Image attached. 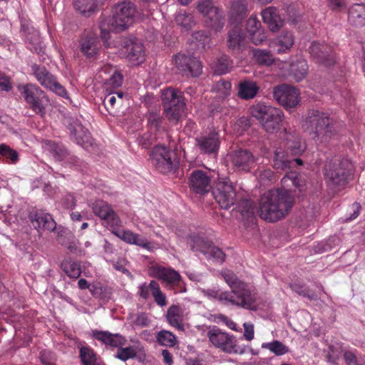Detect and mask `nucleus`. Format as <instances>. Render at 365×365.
<instances>
[{"instance_id":"f257e3e1","label":"nucleus","mask_w":365,"mask_h":365,"mask_svg":"<svg viewBox=\"0 0 365 365\" xmlns=\"http://www.w3.org/2000/svg\"><path fill=\"white\" fill-rule=\"evenodd\" d=\"M221 275L230 287L231 292H219L218 290L208 289L204 290L206 296L217 299L225 305L230 304L252 311L257 310L256 294L252 292L246 283L239 279L236 274L229 269L222 270Z\"/></svg>"},{"instance_id":"f03ea898","label":"nucleus","mask_w":365,"mask_h":365,"mask_svg":"<svg viewBox=\"0 0 365 365\" xmlns=\"http://www.w3.org/2000/svg\"><path fill=\"white\" fill-rule=\"evenodd\" d=\"M294 198L284 189H273L264 192L259 200V216L274 222L284 217L293 207Z\"/></svg>"},{"instance_id":"7ed1b4c3","label":"nucleus","mask_w":365,"mask_h":365,"mask_svg":"<svg viewBox=\"0 0 365 365\" xmlns=\"http://www.w3.org/2000/svg\"><path fill=\"white\" fill-rule=\"evenodd\" d=\"M303 127L313 138L321 143H328L337 134L333 119L315 109L308 111Z\"/></svg>"},{"instance_id":"20e7f679","label":"nucleus","mask_w":365,"mask_h":365,"mask_svg":"<svg viewBox=\"0 0 365 365\" xmlns=\"http://www.w3.org/2000/svg\"><path fill=\"white\" fill-rule=\"evenodd\" d=\"M252 115L257 119L264 130L269 133L280 129L284 113L279 108L264 103H257L251 108Z\"/></svg>"},{"instance_id":"39448f33","label":"nucleus","mask_w":365,"mask_h":365,"mask_svg":"<svg viewBox=\"0 0 365 365\" xmlns=\"http://www.w3.org/2000/svg\"><path fill=\"white\" fill-rule=\"evenodd\" d=\"M164 114L169 121L178 123L185 111V103L180 91L169 88L162 93Z\"/></svg>"},{"instance_id":"423d86ee","label":"nucleus","mask_w":365,"mask_h":365,"mask_svg":"<svg viewBox=\"0 0 365 365\" xmlns=\"http://www.w3.org/2000/svg\"><path fill=\"white\" fill-rule=\"evenodd\" d=\"M352 173L353 165L347 159L330 161L325 165V178L329 184L333 185H346Z\"/></svg>"},{"instance_id":"0eeeda50","label":"nucleus","mask_w":365,"mask_h":365,"mask_svg":"<svg viewBox=\"0 0 365 365\" xmlns=\"http://www.w3.org/2000/svg\"><path fill=\"white\" fill-rule=\"evenodd\" d=\"M135 5L128 1L117 4L113 9V16L110 21L111 29L115 32H120L130 26L135 16Z\"/></svg>"},{"instance_id":"6e6552de","label":"nucleus","mask_w":365,"mask_h":365,"mask_svg":"<svg viewBox=\"0 0 365 365\" xmlns=\"http://www.w3.org/2000/svg\"><path fill=\"white\" fill-rule=\"evenodd\" d=\"M19 91L29 108L37 115L43 117L46 115V108L49 103L45 93L35 84L22 86L19 87Z\"/></svg>"},{"instance_id":"1a4fd4ad","label":"nucleus","mask_w":365,"mask_h":365,"mask_svg":"<svg viewBox=\"0 0 365 365\" xmlns=\"http://www.w3.org/2000/svg\"><path fill=\"white\" fill-rule=\"evenodd\" d=\"M187 244L193 252H200L207 259L221 263L225 261V254L222 250L201 235H190L187 239Z\"/></svg>"},{"instance_id":"9d476101","label":"nucleus","mask_w":365,"mask_h":365,"mask_svg":"<svg viewBox=\"0 0 365 365\" xmlns=\"http://www.w3.org/2000/svg\"><path fill=\"white\" fill-rule=\"evenodd\" d=\"M210 341L217 348L228 354H242L245 348L239 346L237 339L233 335L222 331L218 328H213L207 334Z\"/></svg>"},{"instance_id":"9b49d317","label":"nucleus","mask_w":365,"mask_h":365,"mask_svg":"<svg viewBox=\"0 0 365 365\" xmlns=\"http://www.w3.org/2000/svg\"><path fill=\"white\" fill-rule=\"evenodd\" d=\"M174 155L175 154L166 147L157 145L150 152V160L160 173H168L177 166V163L173 160Z\"/></svg>"},{"instance_id":"f8f14e48","label":"nucleus","mask_w":365,"mask_h":365,"mask_svg":"<svg viewBox=\"0 0 365 365\" xmlns=\"http://www.w3.org/2000/svg\"><path fill=\"white\" fill-rule=\"evenodd\" d=\"M31 68L33 74L42 86L61 97H67V92L64 87L57 81L56 78L44 66L33 63Z\"/></svg>"},{"instance_id":"ddd939ff","label":"nucleus","mask_w":365,"mask_h":365,"mask_svg":"<svg viewBox=\"0 0 365 365\" xmlns=\"http://www.w3.org/2000/svg\"><path fill=\"white\" fill-rule=\"evenodd\" d=\"M215 201L222 209H229L236 200V190L230 180L219 181L212 190Z\"/></svg>"},{"instance_id":"4468645a","label":"nucleus","mask_w":365,"mask_h":365,"mask_svg":"<svg viewBox=\"0 0 365 365\" xmlns=\"http://www.w3.org/2000/svg\"><path fill=\"white\" fill-rule=\"evenodd\" d=\"M120 54L132 65H139L145 60L144 46L136 38H125L122 40Z\"/></svg>"},{"instance_id":"2eb2a0df","label":"nucleus","mask_w":365,"mask_h":365,"mask_svg":"<svg viewBox=\"0 0 365 365\" xmlns=\"http://www.w3.org/2000/svg\"><path fill=\"white\" fill-rule=\"evenodd\" d=\"M273 97L285 108H294L299 103V92L292 86L280 84L274 87Z\"/></svg>"},{"instance_id":"dca6fc26","label":"nucleus","mask_w":365,"mask_h":365,"mask_svg":"<svg viewBox=\"0 0 365 365\" xmlns=\"http://www.w3.org/2000/svg\"><path fill=\"white\" fill-rule=\"evenodd\" d=\"M64 124L71 132V136L73 138L79 132L82 133V135L76 137V143L83 147L88 148L91 146L93 139L91 136L88 130L85 128L80 120L75 116L68 115L64 117Z\"/></svg>"},{"instance_id":"f3484780","label":"nucleus","mask_w":365,"mask_h":365,"mask_svg":"<svg viewBox=\"0 0 365 365\" xmlns=\"http://www.w3.org/2000/svg\"><path fill=\"white\" fill-rule=\"evenodd\" d=\"M309 51L312 60L319 65L329 67L335 63L333 49L328 44L314 41L311 43Z\"/></svg>"},{"instance_id":"a211bd4d","label":"nucleus","mask_w":365,"mask_h":365,"mask_svg":"<svg viewBox=\"0 0 365 365\" xmlns=\"http://www.w3.org/2000/svg\"><path fill=\"white\" fill-rule=\"evenodd\" d=\"M174 58L176 68L182 74L198 77L202 73V66L197 58L178 53Z\"/></svg>"},{"instance_id":"6ab92c4d","label":"nucleus","mask_w":365,"mask_h":365,"mask_svg":"<svg viewBox=\"0 0 365 365\" xmlns=\"http://www.w3.org/2000/svg\"><path fill=\"white\" fill-rule=\"evenodd\" d=\"M93 211L96 215L104 220L108 226L115 229L121 225L120 217L106 202L102 200L95 202Z\"/></svg>"},{"instance_id":"aec40b11","label":"nucleus","mask_w":365,"mask_h":365,"mask_svg":"<svg viewBox=\"0 0 365 365\" xmlns=\"http://www.w3.org/2000/svg\"><path fill=\"white\" fill-rule=\"evenodd\" d=\"M149 274L170 286H180L182 282V277L178 272L172 268L160 265L150 267Z\"/></svg>"},{"instance_id":"412c9836","label":"nucleus","mask_w":365,"mask_h":365,"mask_svg":"<svg viewBox=\"0 0 365 365\" xmlns=\"http://www.w3.org/2000/svg\"><path fill=\"white\" fill-rule=\"evenodd\" d=\"M29 219L33 227L38 230L53 232L56 228V223L49 213L41 210H33L29 214Z\"/></svg>"},{"instance_id":"4be33fe9","label":"nucleus","mask_w":365,"mask_h":365,"mask_svg":"<svg viewBox=\"0 0 365 365\" xmlns=\"http://www.w3.org/2000/svg\"><path fill=\"white\" fill-rule=\"evenodd\" d=\"M100 47L98 36L91 31L85 33L79 40L80 51L88 58H95L98 54Z\"/></svg>"},{"instance_id":"5701e85b","label":"nucleus","mask_w":365,"mask_h":365,"mask_svg":"<svg viewBox=\"0 0 365 365\" xmlns=\"http://www.w3.org/2000/svg\"><path fill=\"white\" fill-rule=\"evenodd\" d=\"M232 165L239 170L249 171L255 163V157L247 149H236L230 154Z\"/></svg>"},{"instance_id":"b1692460","label":"nucleus","mask_w":365,"mask_h":365,"mask_svg":"<svg viewBox=\"0 0 365 365\" xmlns=\"http://www.w3.org/2000/svg\"><path fill=\"white\" fill-rule=\"evenodd\" d=\"M249 12L247 0H230L227 7V16L231 23L240 24Z\"/></svg>"},{"instance_id":"393cba45","label":"nucleus","mask_w":365,"mask_h":365,"mask_svg":"<svg viewBox=\"0 0 365 365\" xmlns=\"http://www.w3.org/2000/svg\"><path fill=\"white\" fill-rule=\"evenodd\" d=\"M195 140L196 146L201 153L216 154L219 150L220 140L218 134L215 132L200 136Z\"/></svg>"},{"instance_id":"a878e982","label":"nucleus","mask_w":365,"mask_h":365,"mask_svg":"<svg viewBox=\"0 0 365 365\" xmlns=\"http://www.w3.org/2000/svg\"><path fill=\"white\" fill-rule=\"evenodd\" d=\"M210 183V177L202 170H194L190 176V186L195 193L203 195L207 192L211 187Z\"/></svg>"},{"instance_id":"bb28decb","label":"nucleus","mask_w":365,"mask_h":365,"mask_svg":"<svg viewBox=\"0 0 365 365\" xmlns=\"http://www.w3.org/2000/svg\"><path fill=\"white\" fill-rule=\"evenodd\" d=\"M245 45V36L239 26H235L228 31L227 34V46L232 53H241Z\"/></svg>"},{"instance_id":"cd10ccee","label":"nucleus","mask_w":365,"mask_h":365,"mask_svg":"<svg viewBox=\"0 0 365 365\" xmlns=\"http://www.w3.org/2000/svg\"><path fill=\"white\" fill-rule=\"evenodd\" d=\"M263 21L272 32L278 31L284 25L282 19L277 8L269 6L262 11Z\"/></svg>"},{"instance_id":"c85d7f7f","label":"nucleus","mask_w":365,"mask_h":365,"mask_svg":"<svg viewBox=\"0 0 365 365\" xmlns=\"http://www.w3.org/2000/svg\"><path fill=\"white\" fill-rule=\"evenodd\" d=\"M93 336L106 345L112 347H120L124 345L126 339L119 334H112L108 331H94Z\"/></svg>"},{"instance_id":"c756f323","label":"nucleus","mask_w":365,"mask_h":365,"mask_svg":"<svg viewBox=\"0 0 365 365\" xmlns=\"http://www.w3.org/2000/svg\"><path fill=\"white\" fill-rule=\"evenodd\" d=\"M113 233L126 243L135 245L147 250L150 247V243L146 239L140 237L139 235L130 230H113Z\"/></svg>"},{"instance_id":"7c9ffc66","label":"nucleus","mask_w":365,"mask_h":365,"mask_svg":"<svg viewBox=\"0 0 365 365\" xmlns=\"http://www.w3.org/2000/svg\"><path fill=\"white\" fill-rule=\"evenodd\" d=\"M205 17L207 26L215 32L220 31L225 24V14L220 7H218V11H212Z\"/></svg>"},{"instance_id":"2f4dec72","label":"nucleus","mask_w":365,"mask_h":365,"mask_svg":"<svg viewBox=\"0 0 365 365\" xmlns=\"http://www.w3.org/2000/svg\"><path fill=\"white\" fill-rule=\"evenodd\" d=\"M349 21L356 27L365 26V4H354L349 10Z\"/></svg>"},{"instance_id":"473e14b6","label":"nucleus","mask_w":365,"mask_h":365,"mask_svg":"<svg viewBox=\"0 0 365 365\" xmlns=\"http://www.w3.org/2000/svg\"><path fill=\"white\" fill-rule=\"evenodd\" d=\"M259 87L252 80H244L239 83L238 96L242 99L249 100L254 98L258 93Z\"/></svg>"},{"instance_id":"72a5a7b5","label":"nucleus","mask_w":365,"mask_h":365,"mask_svg":"<svg viewBox=\"0 0 365 365\" xmlns=\"http://www.w3.org/2000/svg\"><path fill=\"white\" fill-rule=\"evenodd\" d=\"M166 319L168 322L179 330L183 329V310L178 306L173 304L167 311Z\"/></svg>"},{"instance_id":"f704fd0d","label":"nucleus","mask_w":365,"mask_h":365,"mask_svg":"<svg viewBox=\"0 0 365 365\" xmlns=\"http://www.w3.org/2000/svg\"><path fill=\"white\" fill-rule=\"evenodd\" d=\"M51 153L54 158L58 161L67 160L76 165L80 163L79 158L70 155L66 148L62 145L53 143L51 146Z\"/></svg>"},{"instance_id":"c9c22d12","label":"nucleus","mask_w":365,"mask_h":365,"mask_svg":"<svg viewBox=\"0 0 365 365\" xmlns=\"http://www.w3.org/2000/svg\"><path fill=\"white\" fill-rule=\"evenodd\" d=\"M105 0H75L74 5L83 15L86 16L96 10L99 4H102Z\"/></svg>"},{"instance_id":"e433bc0d","label":"nucleus","mask_w":365,"mask_h":365,"mask_svg":"<svg viewBox=\"0 0 365 365\" xmlns=\"http://www.w3.org/2000/svg\"><path fill=\"white\" fill-rule=\"evenodd\" d=\"M293 161L282 151L275 150L273 157V167L277 170H286L292 167Z\"/></svg>"},{"instance_id":"4c0bfd02","label":"nucleus","mask_w":365,"mask_h":365,"mask_svg":"<svg viewBox=\"0 0 365 365\" xmlns=\"http://www.w3.org/2000/svg\"><path fill=\"white\" fill-rule=\"evenodd\" d=\"M278 48V53H284L294 44V36L290 31H283L277 38Z\"/></svg>"},{"instance_id":"58836bf2","label":"nucleus","mask_w":365,"mask_h":365,"mask_svg":"<svg viewBox=\"0 0 365 365\" xmlns=\"http://www.w3.org/2000/svg\"><path fill=\"white\" fill-rule=\"evenodd\" d=\"M252 53L255 61L259 65L268 66L274 61L272 54L269 51L255 48L252 50Z\"/></svg>"},{"instance_id":"ea45409f","label":"nucleus","mask_w":365,"mask_h":365,"mask_svg":"<svg viewBox=\"0 0 365 365\" xmlns=\"http://www.w3.org/2000/svg\"><path fill=\"white\" fill-rule=\"evenodd\" d=\"M289 287L292 291L300 296L308 298L309 300H317L320 297L314 292L310 290L305 284L295 282L290 284Z\"/></svg>"},{"instance_id":"a19ab883","label":"nucleus","mask_w":365,"mask_h":365,"mask_svg":"<svg viewBox=\"0 0 365 365\" xmlns=\"http://www.w3.org/2000/svg\"><path fill=\"white\" fill-rule=\"evenodd\" d=\"M308 71V65L304 61H298L291 65V73L296 81L299 82L304 79Z\"/></svg>"},{"instance_id":"79ce46f5","label":"nucleus","mask_w":365,"mask_h":365,"mask_svg":"<svg viewBox=\"0 0 365 365\" xmlns=\"http://www.w3.org/2000/svg\"><path fill=\"white\" fill-rule=\"evenodd\" d=\"M231 60L227 56H222L218 58L213 64L212 69L215 74L222 75L230 71Z\"/></svg>"},{"instance_id":"37998d69","label":"nucleus","mask_w":365,"mask_h":365,"mask_svg":"<svg viewBox=\"0 0 365 365\" xmlns=\"http://www.w3.org/2000/svg\"><path fill=\"white\" fill-rule=\"evenodd\" d=\"M61 269L71 278L77 279L81 274L80 264L75 262H63L61 263Z\"/></svg>"},{"instance_id":"c03bdc74","label":"nucleus","mask_w":365,"mask_h":365,"mask_svg":"<svg viewBox=\"0 0 365 365\" xmlns=\"http://www.w3.org/2000/svg\"><path fill=\"white\" fill-rule=\"evenodd\" d=\"M151 294L154 298L155 302L163 307L167 304L165 294L161 291L159 284L155 281H150Z\"/></svg>"},{"instance_id":"a18cd8bd","label":"nucleus","mask_w":365,"mask_h":365,"mask_svg":"<svg viewBox=\"0 0 365 365\" xmlns=\"http://www.w3.org/2000/svg\"><path fill=\"white\" fill-rule=\"evenodd\" d=\"M26 41L32 46V47L30 48L31 50H34L38 54L44 53L43 48L41 45L40 35L37 31L32 30L29 32L26 35Z\"/></svg>"},{"instance_id":"49530a36","label":"nucleus","mask_w":365,"mask_h":365,"mask_svg":"<svg viewBox=\"0 0 365 365\" xmlns=\"http://www.w3.org/2000/svg\"><path fill=\"white\" fill-rule=\"evenodd\" d=\"M175 19L178 25L186 30L190 29L195 24L193 16L190 14L182 11L175 15Z\"/></svg>"},{"instance_id":"de8ad7c7","label":"nucleus","mask_w":365,"mask_h":365,"mask_svg":"<svg viewBox=\"0 0 365 365\" xmlns=\"http://www.w3.org/2000/svg\"><path fill=\"white\" fill-rule=\"evenodd\" d=\"M262 347L269 350L275 355L282 356L289 351V348L279 341L274 340L269 343H264Z\"/></svg>"},{"instance_id":"09e8293b","label":"nucleus","mask_w":365,"mask_h":365,"mask_svg":"<svg viewBox=\"0 0 365 365\" xmlns=\"http://www.w3.org/2000/svg\"><path fill=\"white\" fill-rule=\"evenodd\" d=\"M80 358L83 365H96V354L88 346L80 348Z\"/></svg>"},{"instance_id":"8fccbe9b","label":"nucleus","mask_w":365,"mask_h":365,"mask_svg":"<svg viewBox=\"0 0 365 365\" xmlns=\"http://www.w3.org/2000/svg\"><path fill=\"white\" fill-rule=\"evenodd\" d=\"M231 83L225 80L217 81L212 91L217 94L220 98H224L230 93Z\"/></svg>"},{"instance_id":"3c124183","label":"nucleus","mask_w":365,"mask_h":365,"mask_svg":"<svg viewBox=\"0 0 365 365\" xmlns=\"http://www.w3.org/2000/svg\"><path fill=\"white\" fill-rule=\"evenodd\" d=\"M157 341L162 346L173 347L175 345L176 338L168 331H160L156 336Z\"/></svg>"},{"instance_id":"603ef678","label":"nucleus","mask_w":365,"mask_h":365,"mask_svg":"<svg viewBox=\"0 0 365 365\" xmlns=\"http://www.w3.org/2000/svg\"><path fill=\"white\" fill-rule=\"evenodd\" d=\"M237 209L242 216H246L249 218L254 215L255 205L252 200L243 199L237 204Z\"/></svg>"},{"instance_id":"864d4df0","label":"nucleus","mask_w":365,"mask_h":365,"mask_svg":"<svg viewBox=\"0 0 365 365\" xmlns=\"http://www.w3.org/2000/svg\"><path fill=\"white\" fill-rule=\"evenodd\" d=\"M0 155L7 160L8 163H16L19 160L18 153L6 144L0 145Z\"/></svg>"},{"instance_id":"5fc2aeb1","label":"nucleus","mask_w":365,"mask_h":365,"mask_svg":"<svg viewBox=\"0 0 365 365\" xmlns=\"http://www.w3.org/2000/svg\"><path fill=\"white\" fill-rule=\"evenodd\" d=\"M304 143L299 138H294L293 140H288L287 148L290 153L293 155H299L305 150Z\"/></svg>"},{"instance_id":"6e6d98bb","label":"nucleus","mask_w":365,"mask_h":365,"mask_svg":"<svg viewBox=\"0 0 365 365\" xmlns=\"http://www.w3.org/2000/svg\"><path fill=\"white\" fill-rule=\"evenodd\" d=\"M131 324L133 327H147L150 325V319L148 315L145 312H140L137 314L130 316Z\"/></svg>"},{"instance_id":"4d7b16f0","label":"nucleus","mask_w":365,"mask_h":365,"mask_svg":"<svg viewBox=\"0 0 365 365\" xmlns=\"http://www.w3.org/2000/svg\"><path fill=\"white\" fill-rule=\"evenodd\" d=\"M218 7L213 4V0H199L197 5L198 11L204 16L212 11H218Z\"/></svg>"},{"instance_id":"13d9d810","label":"nucleus","mask_w":365,"mask_h":365,"mask_svg":"<svg viewBox=\"0 0 365 365\" xmlns=\"http://www.w3.org/2000/svg\"><path fill=\"white\" fill-rule=\"evenodd\" d=\"M90 291L93 296L101 299L110 298L112 292L111 289L108 287H103L100 284L93 285Z\"/></svg>"},{"instance_id":"bf43d9fd","label":"nucleus","mask_w":365,"mask_h":365,"mask_svg":"<svg viewBox=\"0 0 365 365\" xmlns=\"http://www.w3.org/2000/svg\"><path fill=\"white\" fill-rule=\"evenodd\" d=\"M344 359L346 365H365L364 359L358 357L356 353L352 351H345Z\"/></svg>"},{"instance_id":"052dcab7","label":"nucleus","mask_w":365,"mask_h":365,"mask_svg":"<svg viewBox=\"0 0 365 365\" xmlns=\"http://www.w3.org/2000/svg\"><path fill=\"white\" fill-rule=\"evenodd\" d=\"M136 351L132 346L125 348L118 347L115 357L125 361L129 359H133L136 356Z\"/></svg>"},{"instance_id":"680f3d73","label":"nucleus","mask_w":365,"mask_h":365,"mask_svg":"<svg viewBox=\"0 0 365 365\" xmlns=\"http://www.w3.org/2000/svg\"><path fill=\"white\" fill-rule=\"evenodd\" d=\"M261 23L256 16H251L247 21V30L252 34L261 29Z\"/></svg>"},{"instance_id":"e2e57ef3","label":"nucleus","mask_w":365,"mask_h":365,"mask_svg":"<svg viewBox=\"0 0 365 365\" xmlns=\"http://www.w3.org/2000/svg\"><path fill=\"white\" fill-rule=\"evenodd\" d=\"M163 121L162 118L159 114L156 113H150L148 117V123L150 126L155 130H159L161 123Z\"/></svg>"},{"instance_id":"0e129e2a","label":"nucleus","mask_w":365,"mask_h":365,"mask_svg":"<svg viewBox=\"0 0 365 365\" xmlns=\"http://www.w3.org/2000/svg\"><path fill=\"white\" fill-rule=\"evenodd\" d=\"M110 262L112 263L113 267L116 270H118L128 276L131 275L129 270L125 267V266L128 263V262L125 259H118V260L117 262H114V261H110Z\"/></svg>"},{"instance_id":"69168bd1","label":"nucleus","mask_w":365,"mask_h":365,"mask_svg":"<svg viewBox=\"0 0 365 365\" xmlns=\"http://www.w3.org/2000/svg\"><path fill=\"white\" fill-rule=\"evenodd\" d=\"M122 82L123 76L116 71L107 81V83L114 88L120 87L122 85Z\"/></svg>"},{"instance_id":"338daca9","label":"nucleus","mask_w":365,"mask_h":365,"mask_svg":"<svg viewBox=\"0 0 365 365\" xmlns=\"http://www.w3.org/2000/svg\"><path fill=\"white\" fill-rule=\"evenodd\" d=\"M40 360L44 365H56L53 363V354L48 350L41 351Z\"/></svg>"},{"instance_id":"774afa93","label":"nucleus","mask_w":365,"mask_h":365,"mask_svg":"<svg viewBox=\"0 0 365 365\" xmlns=\"http://www.w3.org/2000/svg\"><path fill=\"white\" fill-rule=\"evenodd\" d=\"M115 103L116 97L113 95L106 96L103 100V105L105 106L108 112L111 115H113L114 106Z\"/></svg>"}]
</instances>
